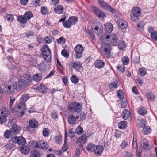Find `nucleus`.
<instances>
[{
  "label": "nucleus",
  "instance_id": "nucleus-10",
  "mask_svg": "<svg viewBox=\"0 0 157 157\" xmlns=\"http://www.w3.org/2000/svg\"><path fill=\"white\" fill-rule=\"evenodd\" d=\"M71 64L72 65L71 69H73V68L78 71L82 67L81 64L80 62L78 61L71 62Z\"/></svg>",
  "mask_w": 157,
  "mask_h": 157
},
{
  "label": "nucleus",
  "instance_id": "nucleus-16",
  "mask_svg": "<svg viewBox=\"0 0 157 157\" xmlns=\"http://www.w3.org/2000/svg\"><path fill=\"white\" fill-rule=\"evenodd\" d=\"M151 129L150 127L146 126L143 128L142 132L145 135H148L151 133Z\"/></svg>",
  "mask_w": 157,
  "mask_h": 157
},
{
  "label": "nucleus",
  "instance_id": "nucleus-31",
  "mask_svg": "<svg viewBox=\"0 0 157 157\" xmlns=\"http://www.w3.org/2000/svg\"><path fill=\"white\" fill-rule=\"evenodd\" d=\"M109 34H103L101 35L100 38L101 41L103 42H108Z\"/></svg>",
  "mask_w": 157,
  "mask_h": 157
},
{
  "label": "nucleus",
  "instance_id": "nucleus-59",
  "mask_svg": "<svg viewBox=\"0 0 157 157\" xmlns=\"http://www.w3.org/2000/svg\"><path fill=\"white\" fill-rule=\"evenodd\" d=\"M43 40L45 42L46 44H49L52 41L51 37L50 36L45 37L44 38Z\"/></svg>",
  "mask_w": 157,
  "mask_h": 157
},
{
  "label": "nucleus",
  "instance_id": "nucleus-22",
  "mask_svg": "<svg viewBox=\"0 0 157 157\" xmlns=\"http://www.w3.org/2000/svg\"><path fill=\"white\" fill-rule=\"evenodd\" d=\"M68 121L71 124H75L76 121L75 116L73 114L69 115L68 117Z\"/></svg>",
  "mask_w": 157,
  "mask_h": 157
},
{
  "label": "nucleus",
  "instance_id": "nucleus-46",
  "mask_svg": "<svg viewBox=\"0 0 157 157\" xmlns=\"http://www.w3.org/2000/svg\"><path fill=\"white\" fill-rule=\"evenodd\" d=\"M7 88L8 91L7 90V93L10 94L13 92V91L16 89V86H14L9 85L8 86Z\"/></svg>",
  "mask_w": 157,
  "mask_h": 157
},
{
  "label": "nucleus",
  "instance_id": "nucleus-27",
  "mask_svg": "<svg viewBox=\"0 0 157 157\" xmlns=\"http://www.w3.org/2000/svg\"><path fill=\"white\" fill-rule=\"evenodd\" d=\"M17 144L19 145H23L26 143L25 139L22 136H20L17 138Z\"/></svg>",
  "mask_w": 157,
  "mask_h": 157
},
{
  "label": "nucleus",
  "instance_id": "nucleus-36",
  "mask_svg": "<svg viewBox=\"0 0 157 157\" xmlns=\"http://www.w3.org/2000/svg\"><path fill=\"white\" fill-rule=\"evenodd\" d=\"M147 99L149 101H152L155 99V97L154 94L151 92H149L147 94Z\"/></svg>",
  "mask_w": 157,
  "mask_h": 157
},
{
  "label": "nucleus",
  "instance_id": "nucleus-38",
  "mask_svg": "<svg viewBox=\"0 0 157 157\" xmlns=\"http://www.w3.org/2000/svg\"><path fill=\"white\" fill-rule=\"evenodd\" d=\"M138 74L142 76H144L146 74V71L145 68L142 67L139 69Z\"/></svg>",
  "mask_w": 157,
  "mask_h": 157
},
{
  "label": "nucleus",
  "instance_id": "nucleus-12",
  "mask_svg": "<svg viewBox=\"0 0 157 157\" xmlns=\"http://www.w3.org/2000/svg\"><path fill=\"white\" fill-rule=\"evenodd\" d=\"M64 9L62 6L58 5L56 6L54 9V12L57 14H60L63 12Z\"/></svg>",
  "mask_w": 157,
  "mask_h": 157
},
{
  "label": "nucleus",
  "instance_id": "nucleus-23",
  "mask_svg": "<svg viewBox=\"0 0 157 157\" xmlns=\"http://www.w3.org/2000/svg\"><path fill=\"white\" fill-rule=\"evenodd\" d=\"M36 89L38 90L40 92L43 93L46 92L47 88L44 85L41 84L36 87Z\"/></svg>",
  "mask_w": 157,
  "mask_h": 157
},
{
  "label": "nucleus",
  "instance_id": "nucleus-44",
  "mask_svg": "<svg viewBox=\"0 0 157 157\" xmlns=\"http://www.w3.org/2000/svg\"><path fill=\"white\" fill-rule=\"evenodd\" d=\"M96 16H97L98 18H101L102 20H104L106 17L105 13L101 10Z\"/></svg>",
  "mask_w": 157,
  "mask_h": 157
},
{
  "label": "nucleus",
  "instance_id": "nucleus-26",
  "mask_svg": "<svg viewBox=\"0 0 157 157\" xmlns=\"http://www.w3.org/2000/svg\"><path fill=\"white\" fill-rule=\"evenodd\" d=\"M75 111L79 112L82 109V105L79 103L74 102Z\"/></svg>",
  "mask_w": 157,
  "mask_h": 157
},
{
  "label": "nucleus",
  "instance_id": "nucleus-18",
  "mask_svg": "<svg viewBox=\"0 0 157 157\" xmlns=\"http://www.w3.org/2000/svg\"><path fill=\"white\" fill-rule=\"evenodd\" d=\"M103 149V147L101 146L100 145L96 146L95 151L94 152L96 154L99 155L102 153Z\"/></svg>",
  "mask_w": 157,
  "mask_h": 157
},
{
  "label": "nucleus",
  "instance_id": "nucleus-4",
  "mask_svg": "<svg viewBox=\"0 0 157 157\" xmlns=\"http://www.w3.org/2000/svg\"><path fill=\"white\" fill-rule=\"evenodd\" d=\"M29 98V95L27 94L22 95L21 98L20 103L18 105V109H20L22 108L24 109H25L26 106L25 103Z\"/></svg>",
  "mask_w": 157,
  "mask_h": 157
},
{
  "label": "nucleus",
  "instance_id": "nucleus-64",
  "mask_svg": "<svg viewBox=\"0 0 157 157\" xmlns=\"http://www.w3.org/2000/svg\"><path fill=\"white\" fill-rule=\"evenodd\" d=\"M151 37L154 40H157V32L156 31H154L153 33L151 34Z\"/></svg>",
  "mask_w": 157,
  "mask_h": 157
},
{
  "label": "nucleus",
  "instance_id": "nucleus-50",
  "mask_svg": "<svg viewBox=\"0 0 157 157\" xmlns=\"http://www.w3.org/2000/svg\"><path fill=\"white\" fill-rule=\"evenodd\" d=\"M75 132L78 135H81L84 132L83 128L79 126L75 129Z\"/></svg>",
  "mask_w": 157,
  "mask_h": 157
},
{
  "label": "nucleus",
  "instance_id": "nucleus-40",
  "mask_svg": "<svg viewBox=\"0 0 157 157\" xmlns=\"http://www.w3.org/2000/svg\"><path fill=\"white\" fill-rule=\"evenodd\" d=\"M70 80L72 83L76 84L78 83L79 80V78L76 76L73 75L71 77Z\"/></svg>",
  "mask_w": 157,
  "mask_h": 157
},
{
  "label": "nucleus",
  "instance_id": "nucleus-24",
  "mask_svg": "<svg viewBox=\"0 0 157 157\" xmlns=\"http://www.w3.org/2000/svg\"><path fill=\"white\" fill-rule=\"evenodd\" d=\"M30 127L32 128H35L38 126L37 121L36 120L32 119L29 121Z\"/></svg>",
  "mask_w": 157,
  "mask_h": 157
},
{
  "label": "nucleus",
  "instance_id": "nucleus-13",
  "mask_svg": "<svg viewBox=\"0 0 157 157\" xmlns=\"http://www.w3.org/2000/svg\"><path fill=\"white\" fill-rule=\"evenodd\" d=\"M19 150L22 153L25 155L28 154L30 151L29 148L26 146H21L19 148Z\"/></svg>",
  "mask_w": 157,
  "mask_h": 157
},
{
  "label": "nucleus",
  "instance_id": "nucleus-53",
  "mask_svg": "<svg viewBox=\"0 0 157 157\" xmlns=\"http://www.w3.org/2000/svg\"><path fill=\"white\" fill-rule=\"evenodd\" d=\"M117 93L118 97L121 100L125 98L124 97L123 93L121 90H119L117 92Z\"/></svg>",
  "mask_w": 157,
  "mask_h": 157
},
{
  "label": "nucleus",
  "instance_id": "nucleus-11",
  "mask_svg": "<svg viewBox=\"0 0 157 157\" xmlns=\"http://www.w3.org/2000/svg\"><path fill=\"white\" fill-rule=\"evenodd\" d=\"M10 130L13 132V134H17L20 131L21 128L19 126L14 124L13 125Z\"/></svg>",
  "mask_w": 157,
  "mask_h": 157
},
{
  "label": "nucleus",
  "instance_id": "nucleus-17",
  "mask_svg": "<svg viewBox=\"0 0 157 157\" xmlns=\"http://www.w3.org/2000/svg\"><path fill=\"white\" fill-rule=\"evenodd\" d=\"M94 65L98 68H101L104 67L105 63L101 60H98L95 62Z\"/></svg>",
  "mask_w": 157,
  "mask_h": 157
},
{
  "label": "nucleus",
  "instance_id": "nucleus-21",
  "mask_svg": "<svg viewBox=\"0 0 157 157\" xmlns=\"http://www.w3.org/2000/svg\"><path fill=\"white\" fill-rule=\"evenodd\" d=\"M96 146L93 144L89 143L88 144L86 147L87 150L89 152H93L95 151V149Z\"/></svg>",
  "mask_w": 157,
  "mask_h": 157
},
{
  "label": "nucleus",
  "instance_id": "nucleus-28",
  "mask_svg": "<svg viewBox=\"0 0 157 157\" xmlns=\"http://www.w3.org/2000/svg\"><path fill=\"white\" fill-rule=\"evenodd\" d=\"M1 114L2 116L7 117L9 115L10 113L9 111L7 109L5 108H2L0 109Z\"/></svg>",
  "mask_w": 157,
  "mask_h": 157
},
{
  "label": "nucleus",
  "instance_id": "nucleus-32",
  "mask_svg": "<svg viewBox=\"0 0 157 157\" xmlns=\"http://www.w3.org/2000/svg\"><path fill=\"white\" fill-rule=\"evenodd\" d=\"M13 134L11 130H6L4 133V136L5 138L8 139L11 137Z\"/></svg>",
  "mask_w": 157,
  "mask_h": 157
},
{
  "label": "nucleus",
  "instance_id": "nucleus-7",
  "mask_svg": "<svg viewBox=\"0 0 157 157\" xmlns=\"http://www.w3.org/2000/svg\"><path fill=\"white\" fill-rule=\"evenodd\" d=\"M118 37L117 36L113 34H109L108 43L109 44L114 45L117 42Z\"/></svg>",
  "mask_w": 157,
  "mask_h": 157
},
{
  "label": "nucleus",
  "instance_id": "nucleus-58",
  "mask_svg": "<svg viewBox=\"0 0 157 157\" xmlns=\"http://www.w3.org/2000/svg\"><path fill=\"white\" fill-rule=\"evenodd\" d=\"M137 145V139L136 137L133 136V142L132 143V148L135 149L136 148Z\"/></svg>",
  "mask_w": 157,
  "mask_h": 157
},
{
  "label": "nucleus",
  "instance_id": "nucleus-5",
  "mask_svg": "<svg viewBox=\"0 0 157 157\" xmlns=\"http://www.w3.org/2000/svg\"><path fill=\"white\" fill-rule=\"evenodd\" d=\"M84 50V48L81 45L78 44L75 47V56L76 59H78L81 57Z\"/></svg>",
  "mask_w": 157,
  "mask_h": 157
},
{
  "label": "nucleus",
  "instance_id": "nucleus-39",
  "mask_svg": "<svg viewBox=\"0 0 157 157\" xmlns=\"http://www.w3.org/2000/svg\"><path fill=\"white\" fill-rule=\"evenodd\" d=\"M18 20L20 23L22 24H25L27 22V20L23 16H19L17 18Z\"/></svg>",
  "mask_w": 157,
  "mask_h": 157
},
{
  "label": "nucleus",
  "instance_id": "nucleus-20",
  "mask_svg": "<svg viewBox=\"0 0 157 157\" xmlns=\"http://www.w3.org/2000/svg\"><path fill=\"white\" fill-rule=\"evenodd\" d=\"M86 140V136L84 134L82 135L78 139L77 142L80 143V145L84 144Z\"/></svg>",
  "mask_w": 157,
  "mask_h": 157
},
{
  "label": "nucleus",
  "instance_id": "nucleus-35",
  "mask_svg": "<svg viewBox=\"0 0 157 157\" xmlns=\"http://www.w3.org/2000/svg\"><path fill=\"white\" fill-rule=\"evenodd\" d=\"M127 124L125 121H123L118 123V128L121 129H124L127 127Z\"/></svg>",
  "mask_w": 157,
  "mask_h": 157
},
{
  "label": "nucleus",
  "instance_id": "nucleus-55",
  "mask_svg": "<svg viewBox=\"0 0 157 157\" xmlns=\"http://www.w3.org/2000/svg\"><path fill=\"white\" fill-rule=\"evenodd\" d=\"M48 8L44 6H42L41 7V13L43 15H45L48 13Z\"/></svg>",
  "mask_w": 157,
  "mask_h": 157
},
{
  "label": "nucleus",
  "instance_id": "nucleus-33",
  "mask_svg": "<svg viewBox=\"0 0 157 157\" xmlns=\"http://www.w3.org/2000/svg\"><path fill=\"white\" fill-rule=\"evenodd\" d=\"M110 12L112 13L113 15L117 17H120L121 16V14L117 10L113 8L110 10Z\"/></svg>",
  "mask_w": 157,
  "mask_h": 157
},
{
  "label": "nucleus",
  "instance_id": "nucleus-34",
  "mask_svg": "<svg viewBox=\"0 0 157 157\" xmlns=\"http://www.w3.org/2000/svg\"><path fill=\"white\" fill-rule=\"evenodd\" d=\"M68 19L72 25H75L78 22V21L77 17L75 16L70 17Z\"/></svg>",
  "mask_w": 157,
  "mask_h": 157
},
{
  "label": "nucleus",
  "instance_id": "nucleus-61",
  "mask_svg": "<svg viewBox=\"0 0 157 157\" xmlns=\"http://www.w3.org/2000/svg\"><path fill=\"white\" fill-rule=\"evenodd\" d=\"M122 134V133L121 131L117 130L114 133V136L117 139L121 138Z\"/></svg>",
  "mask_w": 157,
  "mask_h": 157
},
{
  "label": "nucleus",
  "instance_id": "nucleus-19",
  "mask_svg": "<svg viewBox=\"0 0 157 157\" xmlns=\"http://www.w3.org/2000/svg\"><path fill=\"white\" fill-rule=\"evenodd\" d=\"M32 78L34 81L37 82H39L41 80L42 76L40 74H35L33 75Z\"/></svg>",
  "mask_w": 157,
  "mask_h": 157
},
{
  "label": "nucleus",
  "instance_id": "nucleus-48",
  "mask_svg": "<svg viewBox=\"0 0 157 157\" xmlns=\"http://www.w3.org/2000/svg\"><path fill=\"white\" fill-rule=\"evenodd\" d=\"M121 61L124 65H127L129 63V59L128 57L124 56L122 58Z\"/></svg>",
  "mask_w": 157,
  "mask_h": 157
},
{
  "label": "nucleus",
  "instance_id": "nucleus-2",
  "mask_svg": "<svg viewBox=\"0 0 157 157\" xmlns=\"http://www.w3.org/2000/svg\"><path fill=\"white\" fill-rule=\"evenodd\" d=\"M31 80V78L29 75L24 74L20 77L18 82V85L21 86L22 85H28L30 83Z\"/></svg>",
  "mask_w": 157,
  "mask_h": 157
},
{
  "label": "nucleus",
  "instance_id": "nucleus-42",
  "mask_svg": "<svg viewBox=\"0 0 157 157\" xmlns=\"http://www.w3.org/2000/svg\"><path fill=\"white\" fill-rule=\"evenodd\" d=\"M31 157H40V152L37 150H33L31 151L30 155Z\"/></svg>",
  "mask_w": 157,
  "mask_h": 157
},
{
  "label": "nucleus",
  "instance_id": "nucleus-30",
  "mask_svg": "<svg viewBox=\"0 0 157 157\" xmlns=\"http://www.w3.org/2000/svg\"><path fill=\"white\" fill-rule=\"evenodd\" d=\"M4 18L9 22H11L13 21L14 17L12 14H7L5 16Z\"/></svg>",
  "mask_w": 157,
  "mask_h": 157
},
{
  "label": "nucleus",
  "instance_id": "nucleus-6",
  "mask_svg": "<svg viewBox=\"0 0 157 157\" xmlns=\"http://www.w3.org/2000/svg\"><path fill=\"white\" fill-rule=\"evenodd\" d=\"M111 48L110 46L106 44H103L101 45V50L106 57L109 56L110 55Z\"/></svg>",
  "mask_w": 157,
  "mask_h": 157
},
{
  "label": "nucleus",
  "instance_id": "nucleus-60",
  "mask_svg": "<svg viewBox=\"0 0 157 157\" xmlns=\"http://www.w3.org/2000/svg\"><path fill=\"white\" fill-rule=\"evenodd\" d=\"M128 144L127 142L124 140L123 141L121 144L120 147L121 149H124L127 147L128 146Z\"/></svg>",
  "mask_w": 157,
  "mask_h": 157
},
{
  "label": "nucleus",
  "instance_id": "nucleus-15",
  "mask_svg": "<svg viewBox=\"0 0 157 157\" xmlns=\"http://www.w3.org/2000/svg\"><path fill=\"white\" fill-rule=\"evenodd\" d=\"M104 29L107 33H110L113 30L112 25L110 23H108L104 25Z\"/></svg>",
  "mask_w": 157,
  "mask_h": 157
},
{
  "label": "nucleus",
  "instance_id": "nucleus-62",
  "mask_svg": "<svg viewBox=\"0 0 157 157\" xmlns=\"http://www.w3.org/2000/svg\"><path fill=\"white\" fill-rule=\"evenodd\" d=\"M62 55L66 58H68L69 56V53L65 49H63L61 52Z\"/></svg>",
  "mask_w": 157,
  "mask_h": 157
},
{
  "label": "nucleus",
  "instance_id": "nucleus-25",
  "mask_svg": "<svg viewBox=\"0 0 157 157\" xmlns=\"http://www.w3.org/2000/svg\"><path fill=\"white\" fill-rule=\"evenodd\" d=\"M122 118L124 120H127L129 116V112L127 109H125L122 112L121 114Z\"/></svg>",
  "mask_w": 157,
  "mask_h": 157
},
{
  "label": "nucleus",
  "instance_id": "nucleus-63",
  "mask_svg": "<svg viewBox=\"0 0 157 157\" xmlns=\"http://www.w3.org/2000/svg\"><path fill=\"white\" fill-rule=\"evenodd\" d=\"M55 140L57 144H60L62 142V138L60 135L56 136L55 137Z\"/></svg>",
  "mask_w": 157,
  "mask_h": 157
},
{
  "label": "nucleus",
  "instance_id": "nucleus-47",
  "mask_svg": "<svg viewBox=\"0 0 157 157\" xmlns=\"http://www.w3.org/2000/svg\"><path fill=\"white\" fill-rule=\"evenodd\" d=\"M126 47V44L124 41H120L118 43V47L120 49L123 50Z\"/></svg>",
  "mask_w": 157,
  "mask_h": 157
},
{
  "label": "nucleus",
  "instance_id": "nucleus-1",
  "mask_svg": "<svg viewBox=\"0 0 157 157\" xmlns=\"http://www.w3.org/2000/svg\"><path fill=\"white\" fill-rule=\"evenodd\" d=\"M42 53L44 59L47 62H50L51 57V52L47 45H45L43 46Z\"/></svg>",
  "mask_w": 157,
  "mask_h": 157
},
{
  "label": "nucleus",
  "instance_id": "nucleus-41",
  "mask_svg": "<svg viewBox=\"0 0 157 157\" xmlns=\"http://www.w3.org/2000/svg\"><path fill=\"white\" fill-rule=\"evenodd\" d=\"M138 113L139 114L144 115L147 114V109L146 108L142 107L138 110Z\"/></svg>",
  "mask_w": 157,
  "mask_h": 157
},
{
  "label": "nucleus",
  "instance_id": "nucleus-51",
  "mask_svg": "<svg viewBox=\"0 0 157 157\" xmlns=\"http://www.w3.org/2000/svg\"><path fill=\"white\" fill-rule=\"evenodd\" d=\"M56 41L59 44H63L65 43L66 40L63 37H61L56 40Z\"/></svg>",
  "mask_w": 157,
  "mask_h": 157
},
{
  "label": "nucleus",
  "instance_id": "nucleus-45",
  "mask_svg": "<svg viewBox=\"0 0 157 157\" xmlns=\"http://www.w3.org/2000/svg\"><path fill=\"white\" fill-rule=\"evenodd\" d=\"M121 105V107L122 108H124L126 107L127 105V102L125 98L121 100L120 102Z\"/></svg>",
  "mask_w": 157,
  "mask_h": 157
},
{
  "label": "nucleus",
  "instance_id": "nucleus-49",
  "mask_svg": "<svg viewBox=\"0 0 157 157\" xmlns=\"http://www.w3.org/2000/svg\"><path fill=\"white\" fill-rule=\"evenodd\" d=\"M67 138V135L66 132H65V136L64 138V143L65 144L63 145V147H62V150L64 151H67V149L68 148V146L66 145V141Z\"/></svg>",
  "mask_w": 157,
  "mask_h": 157
},
{
  "label": "nucleus",
  "instance_id": "nucleus-56",
  "mask_svg": "<svg viewBox=\"0 0 157 157\" xmlns=\"http://www.w3.org/2000/svg\"><path fill=\"white\" fill-rule=\"evenodd\" d=\"M63 24L64 27L67 28H70L72 25L68 19L67 20L65 21L63 23Z\"/></svg>",
  "mask_w": 157,
  "mask_h": 157
},
{
  "label": "nucleus",
  "instance_id": "nucleus-8",
  "mask_svg": "<svg viewBox=\"0 0 157 157\" xmlns=\"http://www.w3.org/2000/svg\"><path fill=\"white\" fill-rule=\"evenodd\" d=\"M150 143V141H144L141 140V147L144 150H149L151 148V144Z\"/></svg>",
  "mask_w": 157,
  "mask_h": 157
},
{
  "label": "nucleus",
  "instance_id": "nucleus-57",
  "mask_svg": "<svg viewBox=\"0 0 157 157\" xmlns=\"http://www.w3.org/2000/svg\"><path fill=\"white\" fill-rule=\"evenodd\" d=\"M112 8L110 5L106 3L105 4L102 8L109 12Z\"/></svg>",
  "mask_w": 157,
  "mask_h": 157
},
{
  "label": "nucleus",
  "instance_id": "nucleus-3",
  "mask_svg": "<svg viewBox=\"0 0 157 157\" xmlns=\"http://www.w3.org/2000/svg\"><path fill=\"white\" fill-rule=\"evenodd\" d=\"M132 16H131V19L133 21H136L139 19V17L141 15V11L140 8L136 7L132 10Z\"/></svg>",
  "mask_w": 157,
  "mask_h": 157
},
{
  "label": "nucleus",
  "instance_id": "nucleus-43",
  "mask_svg": "<svg viewBox=\"0 0 157 157\" xmlns=\"http://www.w3.org/2000/svg\"><path fill=\"white\" fill-rule=\"evenodd\" d=\"M24 16L27 20H29L33 17V14L30 11L25 12L24 13Z\"/></svg>",
  "mask_w": 157,
  "mask_h": 157
},
{
  "label": "nucleus",
  "instance_id": "nucleus-14",
  "mask_svg": "<svg viewBox=\"0 0 157 157\" xmlns=\"http://www.w3.org/2000/svg\"><path fill=\"white\" fill-rule=\"evenodd\" d=\"M48 143H46L44 146L41 145V140H40L38 142H36V145L35 146V147L36 148H39L40 149H46L48 148Z\"/></svg>",
  "mask_w": 157,
  "mask_h": 157
},
{
  "label": "nucleus",
  "instance_id": "nucleus-52",
  "mask_svg": "<svg viewBox=\"0 0 157 157\" xmlns=\"http://www.w3.org/2000/svg\"><path fill=\"white\" fill-rule=\"evenodd\" d=\"M85 32L88 36H90L93 40H94L95 39V36L92 33L90 32V31L87 29H85Z\"/></svg>",
  "mask_w": 157,
  "mask_h": 157
},
{
  "label": "nucleus",
  "instance_id": "nucleus-29",
  "mask_svg": "<svg viewBox=\"0 0 157 157\" xmlns=\"http://www.w3.org/2000/svg\"><path fill=\"white\" fill-rule=\"evenodd\" d=\"M91 10L94 14L96 16L99 13L100 11L101 10V9L95 6H92L91 7Z\"/></svg>",
  "mask_w": 157,
  "mask_h": 157
},
{
  "label": "nucleus",
  "instance_id": "nucleus-54",
  "mask_svg": "<svg viewBox=\"0 0 157 157\" xmlns=\"http://www.w3.org/2000/svg\"><path fill=\"white\" fill-rule=\"evenodd\" d=\"M111 85L112 87L117 88L119 85V82L118 80H116L112 82Z\"/></svg>",
  "mask_w": 157,
  "mask_h": 157
},
{
  "label": "nucleus",
  "instance_id": "nucleus-37",
  "mask_svg": "<svg viewBox=\"0 0 157 157\" xmlns=\"http://www.w3.org/2000/svg\"><path fill=\"white\" fill-rule=\"evenodd\" d=\"M6 149L8 150H14L15 148L14 144L10 141L6 145Z\"/></svg>",
  "mask_w": 157,
  "mask_h": 157
},
{
  "label": "nucleus",
  "instance_id": "nucleus-9",
  "mask_svg": "<svg viewBox=\"0 0 157 157\" xmlns=\"http://www.w3.org/2000/svg\"><path fill=\"white\" fill-rule=\"evenodd\" d=\"M117 23L118 27L121 29H125L128 27L127 22L123 19H119L117 21Z\"/></svg>",
  "mask_w": 157,
  "mask_h": 157
}]
</instances>
